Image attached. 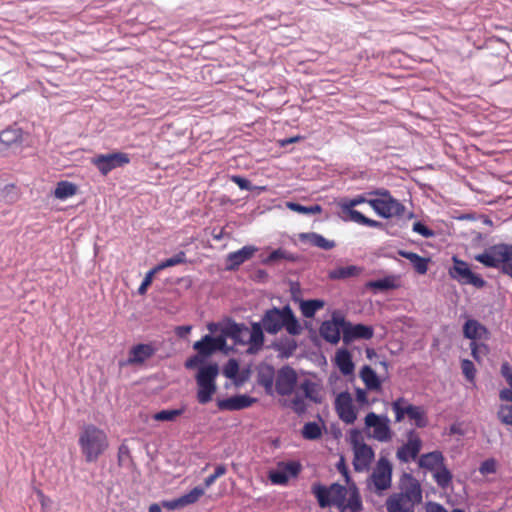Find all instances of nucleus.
<instances>
[{"mask_svg":"<svg viewBox=\"0 0 512 512\" xmlns=\"http://www.w3.org/2000/svg\"><path fill=\"white\" fill-rule=\"evenodd\" d=\"M337 469L339 470L340 473H342L344 475V477L346 478V481H349L348 469L345 465L343 458H341L339 463L337 464Z\"/></svg>","mask_w":512,"mask_h":512,"instance_id":"obj_61","label":"nucleus"},{"mask_svg":"<svg viewBox=\"0 0 512 512\" xmlns=\"http://www.w3.org/2000/svg\"><path fill=\"white\" fill-rule=\"evenodd\" d=\"M362 269L355 265H349L345 267H338L329 272V277L334 280L346 279L350 277L358 276Z\"/></svg>","mask_w":512,"mask_h":512,"instance_id":"obj_38","label":"nucleus"},{"mask_svg":"<svg viewBox=\"0 0 512 512\" xmlns=\"http://www.w3.org/2000/svg\"><path fill=\"white\" fill-rule=\"evenodd\" d=\"M355 397H356V401L360 405H367V404H369L366 390L361 389V388H357L355 390Z\"/></svg>","mask_w":512,"mask_h":512,"instance_id":"obj_57","label":"nucleus"},{"mask_svg":"<svg viewBox=\"0 0 512 512\" xmlns=\"http://www.w3.org/2000/svg\"><path fill=\"white\" fill-rule=\"evenodd\" d=\"M297 384V374L291 367H284L279 370L276 381L275 389L281 396H288L292 394Z\"/></svg>","mask_w":512,"mask_h":512,"instance_id":"obj_19","label":"nucleus"},{"mask_svg":"<svg viewBox=\"0 0 512 512\" xmlns=\"http://www.w3.org/2000/svg\"><path fill=\"white\" fill-rule=\"evenodd\" d=\"M392 465L388 459L381 457L368 479V487L376 494L381 495L391 487Z\"/></svg>","mask_w":512,"mask_h":512,"instance_id":"obj_11","label":"nucleus"},{"mask_svg":"<svg viewBox=\"0 0 512 512\" xmlns=\"http://www.w3.org/2000/svg\"><path fill=\"white\" fill-rule=\"evenodd\" d=\"M350 443L354 452L353 466L355 471H367L375 458L373 449L362 441L357 431L352 433Z\"/></svg>","mask_w":512,"mask_h":512,"instance_id":"obj_12","label":"nucleus"},{"mask_svg":"<svg viewBox=\"0 0 512 512\" xmlns=\"http://www.w3.org/2000/svg\"><path fill=\"white\" fill-rule=\"evenodd\" d=\"M231 180L242 190L250 191L253 188L251 182L244 177L233 175L231 176Z\"/></svg>","mask_w":512,"mask_h":512,"instance_id":"obj_54","label":"nucleus"},{"mask_svg":"<svg viewBox=\"0 0 512 512\" xmlns=\"http://www.w3.org/2000/svg\"><path fill=\"white\" fill-rule=\"evenodd\" d=\"M299 239L303 242H307L312 246L324 249V250H330L335 247L334 241L328 240L325 237H323L320 234H317L315 232L310 233H301L299 235Z\"/></svg>","mask_w":512,"mask_h":512,"instance_id":"obj_35","label":"nucleus"},{"mask_svg":"<svg viewBox=\"0 0 512 512\" xmlns=\"http://www.w3.org/2000/svg\"><path fill=\"white\" fill-rule=\"evenodd\" d=\"M301 433L306 440H317L322 436V427L316 422H307L304 424Z\"/></svg>","mask_w":512,"mask_h":512,"instance_id":"obj_41","label":"nucleus"},{"mask_svg":"<svg viewBox=\"0 0 512 512\" xmlns=\"http://www.w3.org/2000/svg\"><path fill=\"white\" fill-rule=\"evenodd\" d=\"M443 464H445V458L441 451L422 454L418 459V466L430 472L435 471Z\"/></svg>","mask_w":512,"mask_h":512,"instance_id":"obj_29","label":"nucleus"},{"mask_svg":"<svg viewBox=\"0 0 512 512\" xmlns=\"http://www.w3.org/2000/svg\"><path fill=\"white\" fill-rule=\"evenodd\" d=\"M185 411V408L161 410L153 415V419L156 421H174L177 417L181 416Z\"/></svg>","mask_w":512,"mask_h":512,"instance_id":"obj_44","label":"nucleus"},{"mask_svg":"<svg viewBox=\"0 0 512 512\" xmlns=\"http://www.w3.org/2000/svg\"><path fill=\"white\" fill-rule=\"evenodd\" d=\"M365 195L366 194H361L354 198H343L338 202V206L343 214L342 219L344 221H351L372 228H381L383 226L381 222L370 219L354 209L360 204H368V201H370L371 198H367Z\"/></svg>","mask_w":512,"mask_h":512,"instance_id":"obj_7","label":"nucleus"},{"mask_svg":"<svg viewBox=\"0 0 512 512\" xmlns=\"http://www.w3.org/2000/svg\"><path fill=\"white\" fill-rule=\"evenodd\" d=\"M462 330L464 337L471 341L470 349L473 359L481 363L490 353V348L486 343L490 339L488 328L476 319H468Z\"/></svg>","mask_w":512,"mask_h":512,"instance_id":"obj_3","label":"nucleus"},{"mask_svg":"<svg viewBox=\"0 0 512 512\" xmlns=\"http://www.w3.org/2000/svg\"><path fill=\"white\" fill-rule=\"evenodd\" d=\"M286 207L294 212L300 213V214H319L322 211V207L318 204L312 205V206H303L299 203L295 202H287Z\"/></svg>","mask_w":512,"mask_h":512,"instance_id":"obj_43","label":"nucleus"},{"mask_svg":"<svg viewBox=\"0 0 512 512\" xmlns=\"http://www.w3.org/2000/svg\"><path fill=\"white\" fill-rule=\"evenodd\" d=\"M407 441L397 449L396 457L402 463H409L410 461L416 460L421 448L422 439L418 432L415 430H409L406 434Z\"/></svg>","mask_w":512,"mask_h":512,"instance_id":"obj_15","label":"nucleus"},{"mask_svg":"<svg viewBox=\"0 0 512 512\" xmlns=\"http://www.w3.org/2000/svg\"><path fill=\"white\" fill-rule=\"evenodd\" d=\"M157 351V348L152 344H137L129 351L127 365L143 364L146 360L151 358Z\"/></svg>","mask_w":512,"mask_h":512,"instance_id":"obj_22","label":"nucleus"},{"mask_svg":"<svg viewBox=\"0 0 512 512\" xmlns=\"http://www.w3.org/2000/svg\"><path fill=\"white\" fill-rule=\"evenodd\" d=\"M299 391L310 402L320 404L323 401L324 391L322 385L311 379H304L299 385Z\"/></svg>","mask_w":512,"mask_h":512,"instance_id":"obj_25","label":"nucleus"},{"mask_svg":"<svg viewBox=\"0 0 512 512\" xmlns=\"http://www.w3.org/2000/svg\"><path fill=\"white\" fill-rule=\"evenodd\" d=\"M301 391H297L294 395V397L291 399L290 406L292 410L298 414L302 415L307 411V403L305 401V397L303 393H300Z\"/></svg>","mask_w":512,"mask_h":512,"instance_id":"obj_45","label":"nucleus"},{"mask_svg":"<svg viewBox=\"0 0 512 512\" xmlns=\"http://www.w3.org/2000/svg\"><path fill=\"white\" fill-rule=\"evenodd\" d=\"M398 255L409 260L418 274L423 275L428 271V265L430 262L429 258L422 257L415 252L405 250H398Z\"/></svg>","mask_w":512,"mask_h":512,"instance_id":"obj_33","label":"nucleus"},{"mask_svg":"<svg viewBox=\"0 0 512 512\" xmlns=\"http://www.w3.org/2000/svg\"><path fill=\"white\" fill-rule=\"evenodd\" d=\"M433 478L440 488L445 489L451 484L453 476L446 465L443 464L433 471Z\"/></svg>","mask_w":512,"mask_h":512,"instance_id":"obj_39","label":"nucleus"},{"mask_svg":"<svg viewBox=\"0 0 512 512\" xmlns=\"http://www.w3.org/2000/svg\"><path fill=\"white\" fill-rule=\"evenodd\" d=\"M479 471L482 475L492 474L496 472V461L487 459L481 463Z\"/></svg>","mask_w":512,"mask_h":512,"instance_id":"obj_52","label":"nucleus"},{"mask_svg":"<svg viewBox=\"0 0 512 512\" xmlns=\"http://www.w3.org/2000/svg\"><path fill=\"white\" fill-rule=\"evenodd\" d=\"M368 196H375L368 201V205L381 217L392 218L401 217L405 212V206L397 199H395L389 190L385 188H378L369 191Z\"/></svg>","mask_w":512,"mask_h":512,"instance_id":"obj_5","label":"nucleus"},{"mask_svg":"<svg viewBox=\"0 0 512 512\" xmlns=\"http://www.w3.org/2000/svg\"><path fill=\"white\" fill-rule=\"evenodd\" d=\"M227 472V469H226V466L223 465V464H220L216 467L215 471H214V476L218 479L219 477L225 475Z\"/></svg>","mask_w":512,"mask_h":512,"instance_id":"obj_62","label":"nucleus"},{"mask_svg":"<svg viewBox=\"0 0 512 512\" xmlns=\"http://www.w3.org/2000/svg\"><path fill=\"white\" fill-rule=\"evenodd\" d=\"M22 142V130L16 127H9L0 132V150L7 149Z\"/></svg>","mask_w":512,"mask_h":512,"instance_id":"obj_34","label":"nucleus"},{"mask_svg":"<svg viewBox=\"0 0 512 512\" xmlns=\"http://www.w3.org/2000/svg\"><path fill=\"white\" fill-rule=\"evenodd\" d=\"M225 346L226 339L224 336L220 335L217 337H212L210 335H205L201 340L194 343L193 348L198 352L199 355L207 357L218 350H223Z\"/></svg>","mask_w":512,"mask_h":512,"instance_id":"obj_20","label":"nucleus"},{"mask_svg":"<svg viewBox=\"0 0 512 512\" xmlns=\"http://www.w3.org/2000/svg\"><path fill=\"white\" fill-rule=\"evenodd\" d=\"M219 373L217 364H209L199 369L196 380L198 385L197 400L200 404H207L216 392L215 379Z\"/></svg>","mask_w":512,"mask_h":512,"instance_id":"obj_8","label":"nucleus"},{"mask_svg":"<svg viewBox=\"0 0 512 512\" xmlns=\"http://www.w3.org/2000/svg\"><path fill=\"white\" fill-rule=\"evenodd\" d=\"M257 248L254 246H244L241 249L231 252L227 255V269L235 270L241 264L251 259Z\"/></svg>","mask_w":512,"mask_h":512,"instance_id":"obj_26","label":"nucleus"},{"mask_svg":"<svg viewBox=\"0 0 512 512\" xmlns=\"http://www.w3.org/2000/svg\"><path fill=\"white\" fill-rule=\"evenodd\" d=\"M91 163L98 169V171L106 176L112 170L130 163V157L124 152H113L109 154H98L91 159Z\"/></svg>","mask_w":512,"mask_h":512,"instance_id":"obj_13","label":"nucleus"},{"mask_svg":"<svg viewBox=\"0 0 512 512\" xmlns=\"http://www.w3.org/2000/svg\"><path fill=\"white\" fill-rule=\"evenodd\" d=\"M264 330L271 335L285 329L290 335H299L302 327L289 305L282 308H272L265 311L261 319Z\"/></svg>","mask_w":512,"mask_h":512,"instance_id":"obj_1","label":"nucleus"},{"mask_svg":"<svg viewBox=\"0 0 512 512\" xmlns=\"http://www.w3.org/2000/svg\"><path fill=\"white\" fill-rule=\"evenodd\" d=\"M86 462H95L109 446L106 432L93 424L84 425L78 439Z\"/></svg>","mask_w":512,"mask_h":512,"instance_id":"obj_2","label":"nucleus"},{"mask_svg":"<svg viewBox=\"0 0 512 512\" xmlns=\"http://www.w3.org/2000/svg\"><path fill=\"white\" fill-rule=\"evenodd\" d=\"M345 318L341 315H333L331 320L324 321L320 326V335L331 343L337 344L341 338V332L344 335Z\"/></svg>","mask_w":512,"mask_h":512,"instance_id":"obj_16","label":"nucleus"},{"mask_svg":"<svg viewBox=\"0 0 512 512\" xmlns=\"http://www.w3.org/2000/svg\"><path fill=\"white\" fill-rule=\"evenodd\" d=\"M256 401V398L242 394L219 400L217 405L220 410L236 411L248 408Z\"/></svg>","mask_w":512,"mask_h":512,"instance_id":"obj_23","label":"nucleus"},{"mask_svg":"<svg viewBox=\"0 0 512 512\" xmlns=\"http://www.w3.org/2000/svg\"><path fill=\"white\" fill-rule=\"evenodd\" d=\"M461 369L465 378L469 382H474L476 376V369L473 362L468 359H463L461 361Z\"/></svg>","mask_w":512,"mask_h":512,"instance_id":"obj_48","label":"nucleus"},{"mask_svg":"<svg viewBox=\"0 0 512 512\" xmlns=\"http://www.w3.org/2000/svg\"><path fill=\"white\" fill-rule=\"evenodd\" d=\"M401 286L399 275L391 274L381 279L372 280L366 283V288L373 291H389L398 289Z\"/></svg>","mask_w":512,"mask_h":512,"instance_id":"obj_28","label":"nucleus"},{"mask_svg":"<svg viewBox=\"0 0 512 512\" xmlns=\"http://www.w3.org/2000/svg\"><path fill=\"white\" fill-rule=\"evenodd\" d=\"M501 375L505 378L507 384L512 387V367L508 362L501 365Z\"/></svg>","mask_w":512,"mask_h":512,"instance_id":"obj_55","label":"nucleus"},{"mask_svg":"<svg viewBox=\"0 0 512 512\" xmlns=\"http://www.w3.org/2000/svg\"><path fill=\"white\" fill-rule=\"evenodd\" d=\"M412 230L425 238H430L435 235L434 231L428 228L425 224L417 221L413 224Z\"/></svg>","mask_w":512,"mask_h":512,"instance_id":"obj_50","label":"nucleus"},{"mask_svg":"<svg viewBox=\"0 0 512 512\" xmlns=\"http://www.w3.org/2000/svg\"><path fill=\"white\" fill-rule=\"evenodd\" d=\"M359 377L367 390L374 392H380L382 390V381L369 365H364L361 368Z\"/></svg>","mask_w":512,"mask_h":512,"instance_id":"obj_30","label":"nucleus"},{"mask_svg":"<svg viewBox=\"0 0 512 512\" xmlns=\"http://www.w3.org/2000/svg\"><path fill=\"white\" fill-rule=\"evenodd\" d=\"M279 259H287V260H293V257L289 255L285 250L283 249H277L270 253L268 256L267 261L268 262H274Z\"/></svg>","mask_w":512,"mask_h":512,"instance_id":"obj_53","label":"nucleus"},{"mask_svg":"<svg viewBox=\"0 0 512 512\" xmlns=\"http://www.w3.org/2000/svg\"><path fill=\"white\" fill-rule=\"evenodd\" d=\"M191 330L192 326L190 325L177 326L175 328V333L178 337L184 338L191 332Z\"/></svg>","mask_w":512,"mask_h":512,"instance_id":"obj_59","label":"nucleus"},{"mask_svg":"<svg viewBox=\"0 0 512 512\" xmlns=\"http://www.w3.org/2000/svg\"><path fill=\"white\" fill-rule=\"evenodd\" d=\"M186 262V253L184 251H179L171 258H167L162 262L158 263L155 267L160 272L166 268L173 267L179 264H183Z\"/></svg>","mask_w":512,"mask_h":512,"instance_id":"obj_42","label":"nucleus"},{"mask_svg":"<svg viewBox=\"0 0 512 512\" xmlns=\"http://www.w3.org/2000/svg\"><path fill=\"white\" fill-rule=\"evenodd\" d=\"M222 336L233 339L237 344L247 345L248 327L244 324L231 323L223 329Z\"/></svg>","mask_w":512,"mask_h":512,"instance_id":"obj_31","label":"nucleus"},{"mask_svg":"<svg viewBox=\"0 0 512 512\" xmlns=\"http://www.w3.org/2000/svg\"><path fill=\"white\" fill-rule=\"evenodd\" d=\"M374 330L371 326L364 324H352L345 319L343 342L349 344L357 339L369 340L373 337Z\"/></svg>","mask_w":512,"mask_h":512,"instance_id":"obj_21","label":"nucleus"},{"mask_svg":"<svg viewBox=\"0 0 512 512\" xmlns=\"http://www.w3.org/2000/svg\"><path fill=\"white\" fill-rule=\"evenodd\" d=\"M392 410L395 413V421L401 422L405 416L413 420L416 427L424 428L428 425L426 411L422 406H416L408 403V401L400 397L392 402Z\"/></svg>","mask_w":512,"mask_h":512,"instance_id":"obj_10","label":"nucleus"},{"mask_svg":"<svg viewBox=\"0 0 512 512\" xmlns=\"http://www.w3.org/2000/svg\"><path fill=\"white\" fill-rule=\"evenodd\" d=\"M453 263L454 266L449 271L453 279L461 284H471L476 288H483L486 285V281L481 276L474 274L465 261L454 256Z\"/></svg>","mask_w":512,"mask_h":512,"instance_id":"obj_14","label":"nucleus"},{"mask_svg":"<svg viewBox=\"0 0 512 512\" xmlns=\"http://www.w3.org/2000/svg\"><path fill=\"white\" fill-rule=\"evenodd\" d=\"M78 187L76 184L69 181H60L57 183L54 190V196L57 199L64 200L76 195Z\"/></svg>","mask_w":512,"mask_h":512,"instance_id":"obj_37","label":"nucleus"},{"mask_svg":"<svg viewBox=\"0 0 512 512\" xmlns=\"http://www.w3.org/2000/svg\"><path fill=\"white\" fill-rule=\"evenodd\" d=\"M203 362V359L201 358V355H194L190 358H188L185 362V367L187 369H194L197 368L199 365H201Z\"/></svg>","mask_w":512,"mask_h":512,"instance_id":"obj_56","label":"nucleus"},{"mask_svg":"<svg viewBox=\"0 0 512 512\" xmlns=\"http://www.w3.org/2000/svg\"><path fill=\"white\" fill-rule=\"evenodd\" d=\"M263 325L262 322H253L251 324V327L248 328V338H247V345L248 349L247 352L250 354H255L259 352L265 341V336L263 333Z\"/></svg>","mask_w":512,"mask_h":512,"instance_id":"obj_24","label":"nucleus"},{"mask_svg":"<svg viewBox=\"0 0 512 512\" xmlns=\"http://www.w3.org/2000/svg\"><path fill=\"white\" fill-rule=\"evenodd\" d=\"M422 500V490L419 482L413 478L399 493L389 496L386 501L388 512H414V506Z\"/></svg>","mask_w":512,"mask_h":512,"instance_id":"obj_4","label":"nucleus"},{"mask_svg":"<svg viewBox=\"0 0 512 512\" xmlns=\"http://www.w3.org/2000/svg\"><path fill=\"white\" fill-rule=\"evenodd\" d=\"M162 505H163V507H165L169 510H174V509L183 507L182 502L180 501V497L177 499H174V500H170V501H163Z\"/></svg>","mask_w":512,"mask_h":512,"instance_id":"obj_58","label":"nucleus"},{"mask_svg":"<svg viewBox=\"0 0 512 512\" xmlns=\"http://www.w3.org/2000/svg\"><path fill=\"white\" fill-rule=\"evenodd\" d=\"M217 480V478L214 476V474H211L210 476H208L205 480H204V485L206 488L210 487L215 481Z\"/></svg>","mask_w":512,"mask_h":512,"instance_id":"obj_64","label":"nucleus"},{"mask_svg":"<svg viewBox=\"0 0 512 512\" xmlns=\"http://www.w3.org/2000/svg\"><path fill=\"white\" fill-rule=\"evenodd\" d=\"M239 370V365L234 359H230L224 367L223 373L227 378H235Z\"/></svg>","mask_w":512,"mask_h":512,"instance_id":"obj_51","label":"nucleus"},{"mask_svg":"<svg viewBox=\"0 0 512 512\" xmlns=\"http://www.w3.org/2000/svg\"><path fill=\"white\" fill-rule=\"evenodd\" d=\"M365 425L373 428V437L380 442H387L392 437L387 417H381L374 412H370L365 417Z\"/></svg>","mask_w":512,"mask_h":512,"instance_id":"obj_17","label":"nucleus"},{"mask_svg":"<svg viewBox=\"0 0 512 512\" xmlns=\"http://www.w3.org/2000/svg\"><path fill=\"white\" fill-rule=\"evenodd\" d=\"M311 492L317 499L321 508L335 506L340 509L344 506V500L348 494V489L339 483H333L330 486H325L317 482L312 484Z\"/></svg>","mask_w":512,"mask_h":512,"instance_id":"obj_6","label":"nucleus"},{"mask_svg":"<svg viewBox=\"0 0 512 512\" xmlns=\"http://www.w3.org/2000/svg\"><path fill=\"white\" fill-rule=\"evenodd\" d=\"M474 259L489 268H501L502 265L512 261V244L499 243L474 256Z\"/></svg>","mask_w":512,"mask_h":512,"instance_id":"obj_9","label":"nucleus"},{"mask_svg":"<svg viewBox=\"0 0 512 512\" xmlns=\"http://www.w3.org/2000/svg\"><path fill=\"white\" fill-rule=\"evenodd\" d=\"M427 512H447V510L438 503H429L427 506Z\"/></svg>","mask_w":512,"mask_h":512,"instance_id":"obj_60","label":"nucleus"},{"mask_svg":"<svg viewBox=\"0 0 512 512\" xmlns=\"http://www.w3.org/2000/svg\"><path fill=\"white\" fill-rule=\"evenodd\" d=\"M497 416L501 423L512 426V404L501 405Z\"/></svg>","mask_w":512,"mask_h":512,"instance_id":"obj_47","label":"nucleus"},{"mask_svg":"<svg viewBox=\"0 0 512 512\" xmlns=\"http://www.w3.org/2000/svg\"><path fill=\"white\" fill-rule=\"evenodd\" d=\"M158 272H159V271L157 270V268H156V267H153L151 270H149V271L146 273V275H145V277H144V279H143V281H142L141 285H140V286H139V288H138V293H139L140 295H145V294H146V292H147V290H148L149 286H150V285L152 284V282H153L154 276H155Z\"/></svg>","mask_w":512,"mask_h":512,"instance_id":"obj_49","label":"nucleus"},{"mask_svg":"<svg viewBox=\"0 0 512 512\" xmlns=\"http://www.w3.org/2000/svg\"><path fill=\"white\" fill-rule=\"evenodd\" d=\"M500 269H501V272L503 274H506V275H508L509 277L512 278V262L511 261H509L506 264L502 265V267Z\"/></svg>","mask_w":512,"mask_h":512,"instance_id":"obj_63","label":"nucleus"},{"mask_svg":"<svg viewBox=\"0 0 512 512\" xmlns=\"http://www.w3.org/2000/svg\"><path fill=\"white\" fill-rule=\"evenodd\" d=\"M323 307L324 301L318 299L302 301L300 305L302 315L306 318H312Z\"/></svg>","mask_w":512,"mask_h":512,"instance_id":"obj_40","label":"nucleus"},{"mask_svg":"<svg viewBox=\"0 0 512 512\" xmlns=\"http://www.w3.org/2000/svg\"><path fill=\"white\" fill-rule=\"evenodd\" d=\"M204 495V489L201 487H194L190 492L180 497L183 507L196 503L201 496Z\"/></svg>","mask_w":512,"mask_h":512,"instance_id":"obj_46","label":"nucleus"},{"mask_svg":"<svg viewBox=\"0 0 512 512\" xmlns=\"http://www.w3.org/2000/svg\"><path fill=\"white\" fill-rule=\"evenodd\" d=\"M349 497L344 500V506L340 508V512L349 510L350 512H360L362 510V500L356 487L348 490Z\"/></svg>","mask_w":512,"mask_h":512,"instance_id":"obj_36","label":"nucleus"},{"mask_svg":"<svg viewBox=\"0 0 512 512\" xmlns=\"http://www.w3.org/2000/svg\"><path fill=\"white\" fill-rule=\"evenodd\" d=\"M335 364L344 376L354 373L355 365L352 361L351 353L347 349H339L336 352Z\"/></svg>","mask_w":512,"mask_h":512,"instance_id":"obj_32","label":"nucleus"},{"mask_svg":"<svg viewBox=\"0 0 512 512\" xmlns=\"http://www.w3.org/2000/svg\"><path fill=\"white\" fill-rule=\"evenodd\" d=\"M335 409L339 418L347 423L353 424L357 419V413L353 406V399L349 392H341L335 399Z\"/></svg>","mask_w":512,"mask_h":512,"instance_id":"obj_18","label":"nucleus"},{"mask_svg":"<svg viewBox=\"0 0 512 512\" xmlns=\"http://www.w3.org/2000/svg\"><path fill=\"white\" fill-rule=\"evenodd\" d=\"M300 472V464L288 462L284 464L283 470H275L269 473V479L273 484H286L290 476H296Z\"/></svg>","mask_w":512,"mask_h":512,"instance_id":"obj_27","label":"nucleus"}]
</instances>
